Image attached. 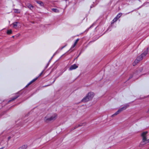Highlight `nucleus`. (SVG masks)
<instances>
[{
  "label": "nucleus",
  "mask_w": 149,
  "mask_h": 149,
  "mask_svg": "<svg viewBox=\"0 0 149 149\" xmlns=\"http://www.w3.org/2000/svg\"><path fill=\"white\" fill-rule=\"evenodd\" d=\"M94 94L93 92H89L86 96L84 97L82 100L83 102H85L91 100L94 96Z\"/></svg>",
  "instance_id": "1"
},
{
  "label": "nucleus",
  "mask_w": 149,
  "mask_h": 149,
  "mask_svg": "<svg viewBox=\"0 0 149 149\" xmlns=\"http://www.w3.org/2000/svg\"><path fill=\"white\" fill-rule=\"evenodd\" d=\"M57 115L56 114H54L51 117H49V116H47L45 117L44 120L46 122L54 120L57 118Z\"/></svg>",
  "instance_id": "2"
},
{
  "label": "nucleus",
  "mask_w": 149,
  "mask_h": 149,
  "mask_svg": "<svg viewBox=\"0 0 149 149\" xmlns=\"http://www.w3.org/2000/svg\"><path fill=\"white\" fill-rule=\"evenodd\" d=\"M147 133V132H143L141 134V136L143 137V142H141L142 145H144L149 142V139L147 140L146 135Z\"/></svg>",
  "instance_id": "3"
},
{
  "label": "nucleus",
  "mask_w": 149,
  "mask_h": 149,
  "mask_svg": "<svg viewBox=\"0 0 149 149\" xmlns=\"http://www.w3.org/2000/svg\"><path fill=\"white\" fill-rule=\"evenodd\" d=\"M147 53V52H145L143 53L141 55L137 57L135 61V62L137 63L139 61L142 60L143 57L146 56Z\"/></svg>",
  "instance_id": "4"
},
{
  "label": "nucleus",
  "mask_w": 149,
  "mask_h": 149,
  "mask_svg": "<svg viewBox=\"0 0 149 149\" xmlns=\"http://www.w3.org/2000/svg\"><path fill=\"white\" fill-rule=\"evenodd\" d=\"M127 107V106H124L123 107L119 109L117 111H116L114 114L112 115V116H114L119 114L120 112H121V111H122L123 110L125 109Z\"/></svg>",
  "instance_id": "5"
},
{
  "label": "nucleus",
  "mask_w": 149,
  "mask_h": 149,
  "mask_svg": "<svg viewBox=\"0 0 149 149\" xmlns=\"http://www.w3.org/2000/svg\"><path fill=\"white\" fill-rule=\"evenodd\" d=\"M78 67V66L75 64H74L71 66L69 68L70 70H72L73 69H74L77 68Z\"/></svg>",
  "instance_id": "6"
},
{
  "label": "nucleus",
  "mask_w": 149,
  "mask_h": 149,
  "mask_svg": "<svg viewBox=\"0 0 149 149\" xmlns=\"http://www.w3.org/2000/svg\"><path fill=\"white\" fill-rule=\"evenodd\" d=\"M18 24V23L17 22H15L13 23V27L15 29H17L18 28V27H17Z\"/></svg>",
  "instance_id": "7"
},
{
  "label": "nucleus",
  "mask_w": 149,
  "mask_h": 149,
  "mask_svg": "<svg viewBox=\"0 0 149 149\" xmlns=\"http://www.w3.org/2000/svg\"><path fill=\"white\" fill-rule=\"evenodd\" d=\"M79 39H77L75 41V42L74 45L71 47L70 49H72V48H74L76 45V44H77V42H78V41H79Z\"/></svg>",
  "instance_id": "8"
},
{
  "label": "nucleus",
  "mask_w": 149,
  "mask_h": 149,
  "mask_svg": "<svg viewBox=\"0 0 149 149\" xmlns=\"http://www.w3.org/2000/svg\"><path fill=\"white\" fill-rule=\"evenodd\" d=\"M38 77L35 79H33L31 81L27 86H29L31 84H32L33 83V82H34V81H35L38 79Z\"/></svg>",
  "instance_id": "9"
},
{
  "label": "nucleus",
  "mask_w": 149,
  "mask_h": 149,
  "mask_svg": "<svg viewBox=\"0 0 149 149\" xmlns=\"http://www.w3.org/2000/svg\"><path fill=\"white\" fill-rule=\"evenodd\" d=\"M26 6L30 9H32L33 8V6L30 4H28L26 5Z\"/></svg>",
  "instance_id": "10"
},
{
  "label": "nucleus",
  "mask_w": 149,
  "mask_h": 149,
  "mask_svg": "<svg viewBox=\"0 0 149 149\" xmlns=\"http://www.w3.org/2000/svg\"><path fill=\"white\" fill-rule=\"evenodd\" d=\"M26 146L25 145H23L21 147H19L18 149H26Z\"/></svg>",
  "instance_id": "11"
},
{
  "label": "nucleus",
  "mask_w": 149,
  "mask_h": 149,
  "mask_svg": "<svg viewBox=\"0 0 149 149\" xmlns=\"http://www.w3.org/2000/svg\"><path fill=\"white\" fill-rule=\"evenodd\" d=\"M37 3L39 4L41 6H43V3L40 1H36Z\"/></svg>",
  "instance_id": "12"
},
{
  "label": "nucleus",
  "mask_w": 149,
  "mask_h": 149,
  "mask_svg": "<svg viewBox=\"0 0 149 149\" xmlns=\"http://www.w3.org/2000/svg\"><path fill=\"white\" fill-rule=\"evenodd\" d=\"M52 10L55 13H58L59 12V10L56 8H52Z\"/></svg>",
  "instance_id": "13"
},
{
  "label": "nucleus",
  "mask_w": 149,
  "mask_h": 149,
  "mask_svg": "<svg viewBox=\"0 0 149 149\" xmlns=\"http://www.w3.org/2000/svg\"><path fill=\"white\" fill-rule=\"evenodd\" d=\"M12 31L11 30H8L7 32V33L8 34H10L12 33Z\"/></svg>",
  "instance_id": "14"
},
{
  "label": "nucleus",
  "mask_w": 149,
  "mask_h": 149,
  "mask_svg": "<svg viewBox=\"0 0 149 149\" xmlns=\"http://www.w3.org/2000/svg\"><path fill=\"white\" fill-rule=\"evenodd\" d=\"M18 97V96H15L14 97H13L11 100H10L9 101V102H10L12 101H13L17 98Z\"/></svg>",
  "instance_id": "15"
},
{
  "label": "nucleus",
  "mask_w": 149,
  "mask_h": 149,
  "mask_svg": "<svg viewBox=\"0 0 149 149\" xmlns=\"http://www.w3.org/2000/svg\"><path fill=\"white\" fill-rule=\"evenodd\" d=\"M122 15L121 13H119L117 16L116 17L118 19H119Z\"/></svg>",
  "instance_id": "16"
},
{
  "label": "nucleus",
  "mask_w": 149,
  "mask_h": 149,
  "mask_svg": "<svg viewBox=\"0 0 149 149\" xmlns=\"http://www.w3.org/2000/svg\"><path fill=\"white\" fill-rule=\"evenodd\" d=\"M83 125V124H80L78 125V126H76V127H75L74 128V129L77 127H78L79 126H81Z\"/></svg>",
  "instance_id": "17"
},
{
  "label": "nucleus",
  "mask_w": 149,
  "mask_h": 149,
  "mask_svg": "<svg viewBox=\"0 0 149 149\" xmlns=\"http://www.w3.org/2000/svg\"><path fill=\"white\" fill-rule=\"evenodd\" d=\"M118 19L116 17L113 20V22H115Z\"/></svg>",
  "instance_id": "18"
},
{
  "label": "nucleus",
  "mask_w": 149,
  "mask_h": 149,
  "mask_svg": "<svg viewBox=\"0 0 149 149\" xmlns=\"http://www.w3.org/2000/svg\"><path fill=\"white\" fill-rule=\"evenodd\" d=\"M15 10V12L16 13H18L19 12V11H18L17 10Z\"/></svg>",
  "instance_id": "19"
},
{
  "label": "nucleus",
  "mask_w": 149,
  "mask_h": 149,
  "mask_svg": "<svg viewBox=\"0 0 149 149\" xmlns=\"http://www.w3.org/2000/svg\"><path fill=\"white\" fill-rule=\"evenodd\" d=\"M146 113H149V108L148 109L147 111H146Z\"/></svg>",
  "instance_id": "20"
},
{
  "label": "nucleus",
  "mask_w": 149,
  "mask_h": 149,
  "mask_svg": "<svg viewBox=\"0 0 149 149\" xmlns=\"http://www.w3.org/2000/svg\"><path fill=\"white\" fill-rule=\"evenodd\" d=\"M4 147H3L1 148H0V149H3L4 148Z\"/></svg>",
  "instance_id": "21"
},
{
  "label": "nucleus",
  "mask_w": 149,
  "mask_h": 149,
  "mask_svg": "<svg viewBox=\"0 0 149 149\" xmlns=\"http://www.w3.org/2000/svg\"><path fill=\"white\" fill-rule=\"evenodd\" d=\"M42 72H42L40 74V76L42 74Z\"/></svg>",
  "instance_id": "22"
},
{
  "label": "nucleus",
  "mask_w": 149,
  "mask_h": 149,
  "mask_svg": "<svg viewBox=\"0 0 149 149\" xmlns=\"http://www.w3.org/2000/svg\"><path fill=\"white\" fill-rule=\"evenodd\" d=\"M148 49V51H149V47H148V49Z\"/></svg>",
  "instance_id": "23"
}]
</instances>
